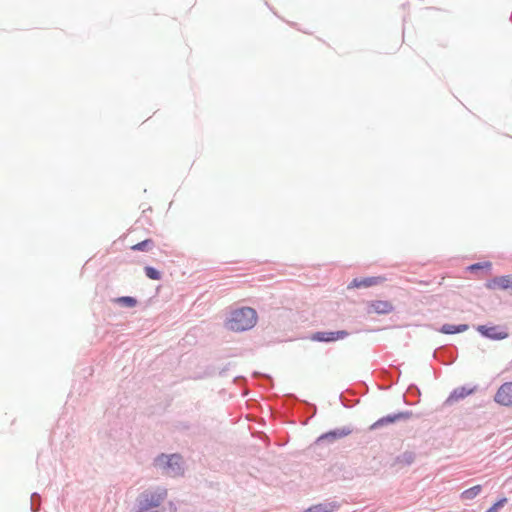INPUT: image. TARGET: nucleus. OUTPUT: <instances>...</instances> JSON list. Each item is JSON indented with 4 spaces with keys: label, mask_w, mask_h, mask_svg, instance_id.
<instances>
[{
    "label": "nucleus",
    "mask_w": 512,
    "mask_h": 512,
    "mask_svg": "<svg viewBox=\"0 0 512 512\" xmlns=\"http://www.w3.org/2000/svg\"><path fill=\"white\" fill-rule=\"evenodd\" d=\"M256 321V311L250 307H243L231 313V317L227 321V327L232 331H244L254 327Z\"/></svg>",
    "instance_id": "nucleus-1"
},
{
    "label": "nucleus",
    "mask_w": 512,
    "mask_h": 512,
    "mask_svg": "<svg viewBox=\"0 0 512 512\" xmlns=\"http://www.w3.org/2000/svg\"><path fill=\"white\" fill-rule=\"evenodd\" d=\"M167 497V490L164 488H155L148 489L141 493L139 496V505L141 510H148L151 508H156L160 506V504Z\"/></svg>",
    "instance_id": "nucleus-2"
},
{
    "label": "nucleus",
    "mask_w": 512,
    "mask_h": 512,
    "mask_svg": "<svg viewBox=\"0 0 512 512\" xmlns=\"http://www.w3.org/2000/svg\"><path fill=\"white\" fill-rule=\"evenodd\" d=\"M348 335L349 333L345 330L316 332L312 334L311 340L316 342H335L346 338Z\"/></svg>",
    "instance_id": "nucleus-3"
},
{
    "label": "nucleus",
    "mask_w": 512,
    "mask_h": 512,
    "mask_svg": "<svg viewBox=\"0 0 512 512\" xmlns=\"http://www.w3.org/2000/svg\"><path fill=\"white\" fill-rule=\"evenodd\" d=\"M494 400L503 406L512 405V382L502 384L497 390Z\"/></svg>",
    "instance_id": "nucleus-4"
},
{
    "label": "nucleus",
    "mask_w": 512,
    "mask_h": 512,
    "mask_svg": "<svg viewBox=\"0 0 512 512\" xmlns=\"http://www.w3.org/2000/svg\"><path fill=\"white\" fill-rule=\"evenodd\" d=\"M478 332H480L483 336L493 339V340H502L508 337V332L500 328L498 326H485L480 325L477 327Z\"/></svg>",
    "instance_id": "nucleus-5"
},
{
    "label": "nucleus",
    "mask_w": 512,
    "mask_h": 512,
    "mask_svg": "<svg viewBox=\"0 0 512 512\" xmlns=\"http://www.w3.org/2000/svg\"><path fill=\"white\" fill-rule=\"evenodd\" d=\"M157 462L160 465L166 464L167 469L170 470L169 473H171L172 475L178 474L181 470V457L179 455H161L160 457H158Z\"/></svg>",
    "instance_id": "nucleus-6"
},
{
    "label": "nucleus",
    "mask_w": 512,
    "mask_h": 512,
    "mask_svg": "<svg viewBox=\"0 0 512 512\" xmlns=\"http://www.w3.org/2000/svg\"><path fill=\"white\" fill-rule=\"evenodd\" d=\"M486 287L491 290L512 289V275L495 277L487 282Z\"/></svg>",
    "instance_id": "nucleus-7"
},
{
    "label": "nucleus",
    "mask_w": 512,
    "mask_h": 512,
    "mask_svg": "<svg viewBox=\"0 0 512 512\" xmlns=\"http://www.w3.org/2000/svg\"><path fill=\"white\" fill-rule=\"evenodd\" d=\"M386 281V278L383 276L377 277H366V278H355L348 286L349 288H367L371 286H376L382 284Z\"/></svg>",
    "instance_id": "nucleus-8"
},
{
    "label": "nucleus",
    "mask_w": 512,
    "mask_h": 512,
    "mask_svg": "<svg viewBox=\"0 0 512 512\" xmlns=\"http://www.w3.org/2000/svg\"><path fill=\"white\" fill-rule=\"evenodd\" d=\"M473 389H468L466 387H459L456 388L446 399V404L453 405L455 402L459 401L460 399L465 398L466 396L473 393Z\"/></svg>",
    "instance_id": "nucleus-9"
},
{
    "label": "nucleus",
    "mask_w": 512,
    "mask_h": 512,
    "mask_svg": "<svg viewBox=\"0 0 512 512\" xmlns=\"http://www.w3.org/2000/svg\"><path fill=\"white\" fill-rule=\"evenodd\" d=\"M372 311L378 314H387L393 310V305L389 301L376 300L370 303Z\"/></svg>",
    "instance_id": "nucleus-10"
},
{
    "label": "nucleus",
    "mask_w": 512,
    "mask_h": 512,
    "mask_svg": "<svg viewBox=\"0 0 512 512\" xmlns=\"http://www.w3.org/2000/svg\"><path fill=\"white\" fill-rule=\"evenodd\" d=\"M403 417H404L403 413H399V414H396V415H393V416L383 417V418L379 419L378 421H376L375 423H373L370 426V429L373 430V429H376L379 426H383V425H386V424L393 423V422H395L398 419H401Z\"/></svg>",
    "instance_id": "nucleus-11"
},
{
    "label": "nucleus",
    "mask_w": 512,
    "mask_h": 512,
    "mask_svg": "<svg viewBox=\"0 0 512 512\" xmlns=\"http://www.w3.org/2000/svg\"><path fill=\"white\" fill-rule=\"evenodd\" d=\"M350 432L349 431H345V430H341V431H330L326 434H323L321 435L318 439H317V443L319 442H322L324 440H329V441H334L335 439H338V438H341V437H344L346 435H348Z\"/></svg>",
    "instance_id": "nucleus-12"
},
{
    "label": "nucleus",
    "mask_w": 512,
    "mask_h": 512,
    "mask_svg": "<svg viewBox=\"0 0 512 512\" xmlns=\"http://www.w3.org/2000/svg\"><path fill=\"white\" fill-rule=\"evenodd\" d=\"M481 490V485H475L469 489L464 490L461 493L460 497L463 500H472L480 494Z\"/></svg>",
    "instance_id": "nucleus-13"
},
{
    "label": "nucleus",
    "mask_w": 512,
    "mask_h": 512,
    "mask_svg": "<svg viewBox=\"0 0 512 512\" xmlns=\"http://www.w3.org/2000/svg\"><path fill=\"white\" fill-rule=\"evenodd\" d=\"M468 329V326L466 324H462V325H451V324H445L442 326L441 328V332L444 333V334H455V333H460V332H463V331H466Z\"/></svg>",
    "instance_id": "nucleus-14"
},
{
    "label": "nucleus",
    "mask_w": 512,
    "mask_h": 512,
    "mask_svg": "<svg viewBox=\"0 0 512 512\" xmlns=\"http://www.w3.org/2000/svg\"><path fill=\"white\" fill-rule=\"evenodd\" d=\"M152 244H153V241L151 239H146L142 242H139V243L131 246V249L135 250V251H147L151 248Z\"/></svg>",
    "instance_id": "nucleus-15"
},
{
    "label": "nucleus",
    "mask_w": 512,
    "mask_h": 512,
    "mask_svg": "<svg viewBox=\"0 0 512 512\" xmlns=\"http://www.w3.org/2000/svg\"><path fill=\"white\" fill-rule=\"evenodd\" d=\"M146 276L152 280H160L161 273L153 267L147 266L145 267Z\"/></svg>",
    "instance_id": "nucleus-16"
},
{
    "label": "nucleus",
    "mask_w": 512,
    "mask_h": 512,
    "mask_svg": "<svg viewBox=\"0 0 512 512\" xmlns=\"http://www.w3.org/2000/svg\"><path fill=\"white\" fill-rule=\"evenodd\" d=\"M332 509L327 505L319 504L309 508L306 512H331Z\"/></svg>",
    "instance_id": "nucleus-17"
},
{
    "label": "nucleus",
    "mask_w": 512,
    "mask_h": 512,
    "mask_svg": "<svg viewBox=\"0 0 512 512\" xmlns=\"http://www.w3.org/2000/svg\"><path fill=\"white\" fill-rule=\"evenodd\" d=\"M507 502L506 498H502L498 500L492 507H490L486 512H498L499 508L503 507Z\"/></svg>",
    "instance_id": "nucleus-18"
},
{
    "label": "nucleus",
    "mask_w": 512,
    "mask_h": 512,
    "mask_svg": "<svg viewBox=\"0 0 512 512\" xmlns=\"http://www.w3.org/2000/svg\"><path fill=\"white\" fill-rule=\"evenodd\" d=\"M119 301L129 307H133L136 305V300L132 297H121V298H119Z\"/></svg>",
    "instance_id": "nucleus-19"
},
{
    "label": "nucleus",
    "mask_w": 512,
    "mask_h": 512,
    "mask_svg": "<svg viewBox=\"0 0 512 512\" xmlns=\"http://www.w3.org/2000/svg\"><path fill=\"white\" fill-rule=\"evenodd\" d=\"M490 267H491V263L490 262H486L484 264H480V263L473 264V265L470 266V269L474 270V269L490 268Z\"/></svg>",
    "instance_id": "nucleus-20"
}]
</instances>
